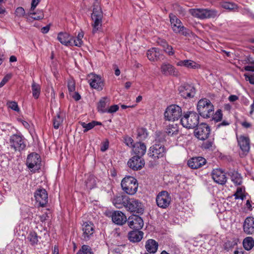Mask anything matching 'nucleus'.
Segmentation results:
<instances>
[{
	"label": "nucleus",
	"instance_id": "obj_1",
	"mask_svg": "<svg viewBox=\"0 0 254 254\" xmlns=\"http://www.w3.org/2000/svg\"><path fill=\"white\" fill-rule=\"evenodd\" d=\"M103 18V12L100 5L98 3L93 5V12L91 14L92 22L91 25L93 27L92 33L93 34L99 31L102 27Z\"/></svg>",
	"mask_w": 254,
	"mask_h": 254
},
{
	"label": "nucleus",
	"instance_id": "obj_2",
	"mask_svg": "<svg viewBox=\"0 0 254 254\" xmlns=\"http://www.w3.org/2000/svg\"><path fill=\"white\" fill-rule=\"evenodd\" d=\"M197 110L202 118L208 119L213 114L214 106L209 100L203 98L198 101Z\"/></svg>",
	"mask_w": 254,
	"mask_h": 254
},
{
	"label": "nucleus",
	"instance_id": "obj_3",
	"mask_svg": "<svg viewBox=\"0 0 254 254\" xmlns=\"http://www.w3.org/2000/svg\"><path fill=\"white\" fill-rule=\"evenodd\" d=\"M189 12L192 16L200 19L214 18L218 15V12L213 9L191 8L189 10Z\"/></svg>",
	"mask_w": 254,
	"mask_h": 254
},
{
	"label": "nucleus",
	"instance_id": "obj_4",
	"mask_svg": "<svg viewBox=\"0 0 254 254\" xmlns=\"http://www.w3.org/2000/svg\"><path fill=\"white\" fill-rule=\"evenodd\" d=\"M198 115L194 112L185 113L181 119L182 126L187 128H194L199 123Z\"/></svg>",
	"mask_w": 254,
	"mask_h": 254
},
{
	"label": "nucleus",
	"instance_id": "obj_5",
	"mask_svg": "<svg viewBox=\"0 0 254 254\" xmlns=\"http://www.w3.org/2000/svg\"><path fill=\"white\" fill-rule=\"evenodd\" d=\"M138 186L137 180L130 176L125 177L121 182L122 190L126 193L129 195H133L136 192Z\"/></svg>",
	"mask_w": 254,
	"mask_h": 254
},
{
	"label": "nucleus",
	"instance_id": "obj_6",
	"mask_svg": "<svg viewBox=\"0 0 254 254\" xmlns=\"http://www.w3.org/2000/svg\"><path fill=\"white\" fill-rule=\"evenodd\" d=\"M9 146L14 151L20 152L24 150L26 146L24 137L20 133L12 134L9 138Z\"/></svg>",
	"mask_w": 254,
	"mask_h": 254
},
{
	"label": "nucleus",
	"instance_id": "obj_7",
	"mask_svg": "<svg viewBox=\"0 0 254 254\" xmlns=\"http://www.w3.org/2000/svg\"><path fill=\"white\" fill-rule=\"evenodd\" d=\"M169 18L171 28L175 33L185 36L190 35V31L183 26L181 21L176 15L171 13L169 14Z\"/></svg>",
	"mask_w": 254,
	"mask_h": 254
},
{
	"label": "nucleus",
	"instance_id": "obj_8",
	"mask_svg": "<svg viewBox=\"0 0 254 254\" xmlns=\"http://www.w3.org/2000/svg\"><path fill=\"white\" fill-rule=\"evenodd\" d=\"M182 115V108L178 105L172 104L166 108L164 112V118L167 121L174 122L178 120Z\"/></svg>",
	"mask_w": 254,
	"mask_h": 254
},
{
	"label": "nucleus",
	"instance_id": "obj_9",
	"mask_svg": "<svg viewBox=\"0 0 254 254\" xmlns=\"http://www.w3.org/2000/svg\"><path fill=\"white\" fill-rule=\"evenodd\" d=\"M171 202V197L166 190L159 192L156 197L157 205L161 208L166 209L169 206Z\"/></svg>",
	"mask_w": 254,
	"mask_h": 254
},
{
	"label": "nucleus",
	"instance_id": "obj_10",
	"mask_svg": "<svg viewBox=\"0 0 254 254\" xmlns=\"http://www.w3.org/2000/svg\"><path fill=\"white\" fill-rule=\"evenodd\" d=\"M127 210L130 212L142 214L144 211L143 205L138 200L128 197L125 205Z\"/></svg>",
	"mask_w": 254,
	"mask_h": 254
},
{
	"label": "nucleus",
	"instance_id": "obj_11",
	"mask_svg": "<svg viewBox=\"0 0 254 254\" xmlns=\"http://www.w3.org/2000/svg\"><path fill=\"white\" fill-rule=\"evenodd\" d=\"M41 159L39 154L33 152L28 155L26 164L32 171L35 172L40 168Z\"/></svg>",
	"mask_w": 254,
	"mask_h": 254
},
{
	"label": "nucleus",
	"instance_id": "obj_12",
	"mask_svg": "<svg viewBox=\"0 0 254 254\" xmlns=\"http://www.w3.org/2000/svg\"><path fill=\"white\" fill-rule=\"evenodd\" d=\"M166 150L164 145L155 144L149 148L148 155L154 160L163 158L165 156Z\"/></svg>",
	"mask_w": 254,
	"mask_h": 254
},
{
	"label": "nucleus",
	"instance_id": "obj_13",
	"mask_svg": "<svg viewBox=\"0 0 254 254\" xmlns=\"http://www.w3.org/2000/svg\"><path fill=\"white\" fill-rule=\"evenodd\" d=\"M179 95L184 99H190L194 97L196 93L194 87L188 83H184L178 88Z\"/></svg>",
	"mask_w": 254,
	"mask_h": 254
},
{
	"label": "nucleus",
	"instance_id": "obj_14",
	"mask_svg": "<svg viewBox=\"0 0 254 254\" xmlns=\"http://www.w3.org/2000/svg\"><path fill=\"white\" fill-rule=\"evenodd\" d=\"M194 129V134L195 136L199 140H204L206 139L210 133L209 126L205 123H201L197 125Z\"/></svg>",
	"mask_w": 254,
	"mask_h": 254
},
{
	"label": "nucleus",
	"instance_id": "obj_15",
	"mask_svg": "<svg viewBox=\"0 0 254 254\" xmlns=\"http://www.w3.org/2000/svg\"><path fill=\"white\" fill-rule=\"evenodd\" d=\"M238 145L242 151L240 154L241 157L246 156L250 151V138L244 135H240L237 137Z\"/></svg>",
	"mask_w": 254,
	"mask_h": 254
},
{
	"label": "nucleus",
	"instance_id": "obj_16",
	"mask_svg": "<svg viewBox=\"0 0 254 254\" xmlns=\"http://www.w3.org/2000/svg\"><path fill=\"white\" fill-rule=\"evenodd\" d=\"M87 79L92 88L98 90H102L104 86V82L100 76L91 73L87 75Z\"/></svg>",
	"mask_w": 254,
	"mask_h": 254
},
{
	"label": "nucleus",
	"instance_id": "obj_17",
	"mask_svg": "<svg viewBox=\"0 0 254 254\" xmlns=\"http://www.w3.org/2000/svg\"><path fill=\"white\" fill-rule=\"evenodd\" d=\"M34 197L40 206H44L48 201V194L46 190L42 188L38 189L34 192Z\"/></svg>",
	"mask_w": 254,
	"mask_h": 254
},
{
	"label": "nucleus",
	"instance_id": "obj_18",
	"mask_svg": "<svg viewBox=\"0 0 254 254\" xmlns=\"http://www.w3.org/2000/svg\"><path fill=\"white\" fill-rule=\"evenodd\" d=\"M82 239L85 241L89 240L94 233V226L91 222H84L82 225Z\"/></svg>",
	"mask_w": 254,
	"mask_h": 254
},
{
	"label": "nucleus",
	"instance_id": "obj_19",
	"mask_svg": "<svg viewBox=\"0 0 254 254\" xmlns=\"http://www.w3.org/2000/svg\"><path fill=\"white\" fill-rule=\"evenodd\" d=\"M127 165L130 168L137 171L141 169L144 166L145 161L142 158V156L135 155L128 161Z\"/></svg>",
	"mask_w": 254,
	"mask_h": 254
},
{
	"label": "nucleus",
	"instance_id": "obj_20",
	"mask_svg": "<svg viewBox=\"0 0 254 254\" xmlns=\"http://www.w3.org/2000/svg\"><path fill=\"white\" fill-rule=\"evenodd\" d=\"M211 176L214 181L219 185H223L227 182V179L225 174L220 169H213Z\"/></svg>",
	"mask_w": 254,
	"mask_h": 254
},
{
	"label": "nucleus",
	"instance_id": "obj_21",
	"mask_svg": "<svg viewBox=\"0 0 254 254\" xmlns=\"http://www.w3.org/2000/svg\"><path fill=\"white\" fill-rule=\"evenodd\" d=\"M128 224L129 227L134 230H140L143 226L142 219L138 215H132L128 217Z\"/></svg>",
	"mask_w": 254,
	"mask_h": 254
},
{
	"label": "nucleus",
	"instance_id": "obj_22",
	"mask_svg": "<svg viewBox=\"0 0 254 254\" xmlns=\"http://www.w3.org/2000/svg\"><path fill=\"white\" fill-rule=\"evenodd\" d=\"M206 163V159L202 157H192L188 161V166L191 169H198Z\"/></svg>",
	"mask_w": 254,
	"mask_h": 254
},
{
	"label": "nucleus",
	"instance_id": "obj_23",
	"mask_svg": "<svg viewBox=\"0 0 254 254\" xmlns=\"http://www.w3.org/2000/svg\"><path fill=\"white\" fill-rule=\"evenodd\" d=\"M244 232L247 235H253L254 234V217L251 216L247 217L243 225Z\"/></svg>",
	"mask_w": 254,
	"mask_h": 254
},
{
	"label": "nucleus",
	"instance_id": "obj_24",
	"mask_svg": "<svg viewBox=\"0 0 254 254\" xmlns=\"http://www.w3.org/2000/svg\"><path fill=\"white\" fill-rule=\"evenodd\" d=\"M161 71L165 75H173L177 76L178 71L176 68L169 64L163 63L160 67Z\"/></svg>",
	"mask_w": 254,
	"mask_h": 254
},
{
	"label": "nucleus",
	"instance_id": "obj_25",
	"mask_svg": "<svg viewBox=\"0 0 254 254\" xmlns=\"http://www.w3.org/2000/svg\"><path fill=\"white\" fill-rule=\"evenodd\" d=\"M112 219L114 223L119 225H122L127 220V217L121 211H115L112 215Z\"/></svg>",
	"mask_w": 254,
	"mask_h": 254
},
{
	"label": "nucleus",
	"instance_id": "obj_26",
	"mask_svg": "<svg viewBox=\"0 0 254 254\" xmlns=\"http://www.w3.org/2000/svg\"><path fill=\"white\" fill-rule=\"evenodd\" d=\"M128 198L127 196L118 194L114 196L112 200V202L118 208H121L123 207H125Z\"/></svg>",
	"mask_w": 254,
	"mask_h": 254
},
{
	"label": "nucleus",
	"instance_id": "obj_27",
	"mask_svg": "<svg viewBox=\"0 0 254 254\" xmlns=\"http://www.w3.org/2000/svg\"><path fill=\"white\" fill-rule=\"evenodd\" d=\"M132 151L136 156H143L146 153V146L144 143L137 142L132 146Z\"/></svg>",
	"mask_w": 254,
	"mask_h": 254
},
{
	"label": "nucleus",
	"instance_id": "obj_28",
	"mask_svg": "<svg viewBox=\"0 0 254 254\" xmlns=\"http://www.w3.org/2000/svg\"><path fill=\"white\" fill-rule=\"evenodd\" d=\"M161 55L160 50L157 48H152L148 50L146 53L148 59L152 62L158 61Z\"/></svg>",
	"mask_w": 254,
	"mask_h": 254
},
{
	"label": "nucleus",
	"instance_id": "obj_29",
	"mask_svg": "<svg viewBox=\"0 0 254 254\" xmlns=\"http://www.w3.org/2000/svg\"><path fill=\"white\" fill-rule=\"evenodd\" d=\"M145 248L148 253L155 254L158 250V244L153 239H149L145 243Z\"/></svg>",
	"mask_w": 254,
	"mask_h": 254
},
{
	"label": "nucleus",
	"instance_id": "obj_30",
	"mask_svg": "<svg viewBox=\"0 0 254 254\" xmlns=\"http://www.w3.org/2000/svg\"><path fill=\"white\" fill-rule=\"evenodd\" d=\"M143 234V233L139 230L132 231L128 233V239L133 243L139 242L142 239Z\"/></svg>",
	"mask_w": 254,
	"mask_h": 254
},
{
	"label": "nucleus",
	"instance_id": "obj_31",
	"mask_svg": "<svg viewBox=\"0 0 254 254\" xmlns=\"http://www.w3.org/2000/svg\"><path fill=\"white\" fill-rule=\"evenodd\" d=\"M71 36L66 32H60L58 34L57 39L63 45L68 46L71 43Z\"/></svg>",
	"mask_w": 254,
	"mask_h": 254
},
{
	"label": "nucleus",
	"instance_id": "obj_32",
	"mask_svg": "<svg viewBox=\"0 0 254 254\" xmlns=\"http://www.w3.org/2000/svg\"><path fill=\"white\" fill-rule=\"evenodd\" d=\"M109 105V100L107 97L102 98L98 103V111L101 113H106Z\"/></svg>",
	"mask_w": 254,
	"mask_h": 254
},
{
	"label": "nucleus",
	"instance_id": "obj_33",
	"mask_svg": "<svg viewBox=\"0 0 254 254\" xmlns=\"http://www.w3.org/2000/svg\"><path fill=\"white\" fill-rule=\"evenodd\" d=\"M177 65L178 66H184L189 68L195 69L198 68V64L190 60H186L180 61L177 63Z\"/></svg>",
	"mask_w": 254,
	"mask_h": 254
},
{
	"label": "nucleus",
	"instance_id": "obj_34",
	"mask_svg": "<svg viewBox=\"0 0 254 254\" xmlns=\"http://www.w3.org/2000/svg\"><path fill=\"white\" fill-rule=\"evenodd\" d=\"M40 238V237L38 236L35 231H31L28 235L27 240L32 246H35L38 245Z\"/></svg>",
	"mask_w": 254,
	"mask_h": 254
},
{
	"label": "nucleus",
	"instance_id": "obj_35",
	"mask_svg": "<svg viewBox=\"0 0 254 254\" xmlns=\"http://www.w3.org/2000/svg\"><path fill=\"white\" fill-rule=\"evenodd\" d=\"M165 131L169 136L177 135L179 132V127L177 124H170L166 127Z\"/></svg>",
	"mask_w": 254,
	"mask_h": 254
},
{
	"label": "nucleus",
	"instance_id": "obj_36",
	"mask_svg": "<svg viewBox=\"0 0 254 254\" xmlns=\"http://www.w3.org/2000/svg\"><path fill=\"white\" fill-rule=\"evenodd\" d=\"M229 175L231 177V181L236 185H240L242 183V177L240 174L235 171L229 172Z\"/></svg>",
	"mask_w": 254,
	"mask_h": 254
},
{
	"label": "nucleus",
	"instance_id": "obj_37",
	"mask_svg": "<svg viewBox=\"0 0 254 254\" xmlns=\"http://www.w3.org/2000/svg\"><path fill=\"white\" fill-rule=\"evenodd\" d=\"M83 32L82 31H81L80 32L78 33L77 36L75 38H72V37H71V43H70V46H75L77 47H80L82 44V38L83 37Z\"/></svg>",
	"mask_w": 254,
	"mask_h": 254
},
{
	"label": "nucleus",
	"instance_id": "obj_38",
	"mask_svg": "<svg viewBox=\"0 0 254 254\" xmlns=\"http://www.w3.org/2000/svg\"><path fill=\"white\" fill-rule=\"evenodd\" d=\"M243 247L247 251H250L254 246V239L251 237H247L243 242Z\"/></svg>",
	"mask_w": 254,
	"mask_h": 254
},
{
	"label": "nucleus",
	"instance_id": "obj_39",
	"mask_svg": "<svg viewBox=\"0 0 254 254\" xmlns=\"http://www.w3.org/2000/svg\"><path fill=\"white\" fill-rule=\"evenodd\" d=\"M86 186L87 189L91 190L96 186V180L95 177L92 175H89L85 181Z\"/></svg>",
	"mask_w": 254,
	"mask_h": 254
},
{
	"label": "nucleus",
	"instance_id": "obj_40",
	"mask_svg": "<svg viewBox=\"0 0 254 254\" xmlns=\"http://www.w3.org/2000/svg\"><path fill=\"white\" fill-rule=\"evenodd\" d=\"M64 116L62 115L60 113H58L53 119V126L55 129H58L60 126L62 124L64 121Z\"/></svg>",
	"mask_w": 254,
	"mask_h": 254
},
{
	"label": "nucleus",
	"instance_id": "obj_41",
	"mask_svg": "<svg viewBox=\"0 0 254 254\" xmlns=\"http://www.w3.org/2000/svg\"><path fill=\"white\" fill-rule=\"evenodd\" d=\"M102 123L97 121H92L90 123L86 124L85 123H82L81 126L84 128V132H87L89 130L93 128L95 126L97 125H101Z\"/></svg>",
	"mask_w": 254,
	"mask_h": 254
},
{
	"label": "nucleus",
	"instance_id": "obj_42",
	"mask_svg": "<svg viewBox=\"0 0 254 254\" xmlns=\"http://www.w3.org/2000/svg\"><path fill=\"white\" fill-rule=\"evenodd\" d=\"M31 87L33 96L35 99H38L39 97L41 92V87L40 85L33 81Z\"/></svg>",
	"mask_w": 254,
	"mask_h": 254
},
{
	"label": "nucleus",
	"instance_id": "obj_43",
	"mask_svg": "<svg viewBox=\"0 0 254 254\" xmlns=\"http://www.w3.org/2000/svg\"><path fill=\"white\" fill-rule=\"evenodd\" d=\"M221 5L223 8L230 10H236L238 8L237 5L233 2L223 1L221 2Z\"/></svg>",
	"mask_w": 254,
	"mask_h": 254
},
{
	"label": "nucleus",
	"instance_id": "obj_44",
	"mask_svg": "<svg viewBox=\"0 0 254 254\" xmlns=\"http://www.w3.org/2000/svg\"><path fill=\"white\" fill-rule=\"evenodd\" d=\"M76 254H94L91 248L87 245H83Z\"/></svg>",
	"mask_w": 254,
	"mask_h": 254
},
{
	"label": "nucleus",
	"instance_id": "obj_45",
	"mask_svg": "<svg viewBox=\"0 0 254 254\" xmlns=\"http://www.w3.org/2000/svg\"><path fill=\"white\" fill-rule=\"evenodd\" d=\"M67 88L70 94L73 93L75 90V82L72 78L67 80Z\"/></svg>",
	"mask_w": 254,
	"mask_h": 254
},
{
	"label": "nucleus",
	"instance_id": "obj_46",
	"mask_svg": "<svg viewBox=\"0 0 254 254\" xmlns=\"http://www.w3.org/2000/svg\"><path fill=\"white\" fill-rule=\"evenodd\" d=\"M28 15L34 20H40L44 18V14L42 11H38L37 12H30Z\"/></svg>",
	"mask_w": 254,
	"mask_h": 254
},
{
	"label": "nucleus",
	"instance_id": "obj_47",
	"mask_svg": "<svg viewBox=\"0 0 254 254\" xmlns=\"http://www.w3.org/2000/svg\"><path fill=\"white\" fill-rule=\"evenodd\" d=\"M214 146V139H210L202 144V147L205 149H211Z\"/></svg>",
	"mask_w": 254,
	"mask_h": 254
},
{
	"label": "nucleus",
	"instance_id": "obj_48",
	"mask_svg": "<svg viewBox=\"0 0 254 254\" xmlns=\"http://www.w3.org/2000/svg\"><path fill=\"white\" fill-rule=\"evenodd\" d=\"M211 116H212V120L215 122H218L221 121L223 116L222 111L220 109L217 110L215 113L213 114Z\"/></svg>",
	"mask_w": 254,
	"mask_h": 254
},
{
	"label": "nucleus",
	"instance_id": "obj_49",
	"mask_svg": "<svg viewBox=\"0 0 254 254\" xmlns=\"http://www.w3.org/2000/svg\"><path fill=\"white\" fill-rule=\"evenodd\" d=\"M7 105L9 108L16 112H18L20 110L17 103L15 101H8L7 103Z\"/></svg>",
	"mask_w": 254,
	"mask_h": 254
},
{
	"label": "nucleus",
	"instance_id": "obj_50",
	"mask_svg": "<svg viewBox=\"0 0 254 254\" xmlns=\"http://www.w3.org/2000/svg\"><path fill=\"white\" fill-rule=\"evenodd\" d=\"M234 195L236 199H241L243 200L245 197V196L243 194V189L241 188H238L237 189V191Z\"/></svg>",
	"mask_w": 254,
	"mask_h": 254
},
{
	"label": "nucleus",
	"instance_id": "obj_51",
	"mask_svg": "<svg viewBox=\"0 0 254 254\" xmlns=\"http://www.w3.org/2000/svg\"><path fill=\"white\" fill-rule=\"evenodd\" d=\"M164 51L169 56L174 55L175 52L173 47L168 44L164 48Z\"/></svg>",
	"mask_w": 254,
	"mask_h": 254
},
{
	"label": "nucleus",
	"instance_id": "obj_52",
	"mask_svg": "<svg viewBox=\"0 0 254 254\" xmlns=\"http://www.w3.org/2000/svg\"><path fill=\"white\" fill-rule=\"evenodd\" d=\"M15 13L17 16L21 17L24 16L25 12L23 7H18L16 9Z\"/></svg>",
	"mask_w": 254,
	"mask_h": 254
},
{
	"label": "nucleus",
	"instance_id": "obj_53",
	"mask_svg": "<svg viewBox=\"0 0 254 254\" xmlns=\"http://www.w3.org/2000/svg\"><path fill=\"white\" fill-rule=\"evenodd\" d=\"M138 136L140 139L146 138L147 136L146 130L144 128H141L138 130Z\"/></svg>",
	"mask_w": 254,
	"mask_h": 254
},
{
	"label": "nucleus",
	"instance_id": "obj_54",
	"mask_svg": "<svg viewBox=\"0 0 254 254\" xmlns=\"http://www.w3.org/2000/svg\"><path fill=\"white\" fill-rule=\"evenodd\" d=\"M124 140H125V143H126V144L127 146L132 148V146H133L134 144H133V140L131 137L127 136L124 138Z\"/></svg>",
	"mask_w": 254,
	"mask_h": 254
},
{
	"label": "nucleus",
	"instance_id": "obj_55",
	"mask_svg": "<svg viewBox=\"0 0 254 254\" xmlns=\"http://www.w3.org/2000/svg\"><path fill=\"white\" fill-rule=\"evenodd\" d=\"M119 109V107L118 105H114L107 108L106 113L110 114L114 113L118 111Z\"/></svg>",
	"mask_w": 254,
	"mask_h": 254
},
{
	"label": "nucleus",
	"instance_id": "obj_56",
	"mask_svg": "<svg viewBox=\"0 0 254 254\" xmlns=\"http://www.w3.org/2000/svg\"><path fill=\"white\" fill-rule=\"evenodd\" d=\"M11 78V74H6L2 79L0 83V87H3L5 84Z\"/></svg>",
	"mask_w": 254,
	"mask_h": 254
},
{
	"label": "nucleus",
	"instance_id": "obj_57",
	"mask_svg": "<svg viewBox=\"0 0 254 254\" xmlns=\"http://www.w3.org/2000/svg\"><path fill=\"white\" fill-rule=\"evenodd\" d=\"M244 76L247 81H249L251 84L254 85V74L249 75L245 74Z\"/></svg>",
	"mask_w": 254,
	"mask_h": 254
},
{
	"label": "nucleus",
	"instance_id": "obj_58",
	"mask_svg": "<svg viewBox=\"0 0 254 254\" xmlns=\"http://www.w3.org/2000/svg\"><path fill=\"white\" fill-rule=\"evenodd\" d=\"M40 0H32L31 3V11L35 9L37 5L40 2Z\"/></svg>",
	"mask_w": 254,
	"mask_h": 254
},
{
	"label": "nucleus",
	"instance_id": "obj_59",
	"mask_svg": "<svg viewBox=\"0 0 254 254\" xmlns=\"http://www.w3.org/2000/svg\"><path fill=\"white\" fill-rule=\"evenodd\" d=\"M74 93H73V95H72V97L75 100V101H78L81 99V96L79 95V94L78 92H74Z\"/></svg>",
	"mask_w": 254,
	"mask_h": 254
},
{
	"label": "nucleus",
	"instance_id": "obj_60",
	"mask_svg": "<svg viewBox=\"0 0 254 254\" xmlns=\"http://www.w3.org/2000/svg\"><path fill=\"white\" fill-rule=\"evenodd\" d=\"M230 102H235L239 99L238 96L235 95H231L228 98Z\"/></svg>",
	"mask_w": 254,
	"mask_h": 254
},
{
	"label": "nucleus",
	"instance_id": "obj_61",
	"mask_svg": "<svg viewBox=\"0 0 254 254\" xmlns=\"http://www.w3.org/2000/svg\"><path fill=\"white\" fill-rule=\"evenodd\" d=\"M39 218H40V221L43 222L47 220V219L48 218V214L46 213H45L42 214V215L40 216Z\"/></svg>",
	"mask_w": 254,
	"mask_h": 254
},
{
	"label": "nucleus",
	"instance_id": "obj_62",
	"mask_svg": "<svg viewBox=\"0 0 254 254\" xmlns=\"http://www.w3.org/2000/svg\"><path fill=\"white\" fill-rule=\"evenodd\" d=\"M230 124V123L227 121H223L222 123H219L217 125V127H220L222 126H228Z\"/></svg>",
	"mask_w": 254,
	"mask_h": 254
},
{
	"label": "nucleus",
	"instance_id": "obj_63",
	"mask_svg": "<svg viewBox=\"0 0 254 254\" xmlns=\"http://www.w3.org/2000/svg\"><path fill=\"white\" fill-rule=\"evenodd\" d=\"M49 30H50V26L47 25V26L42 28L41 31L42 33L45 34V33H47L49 32Z\"/></svg>",
	"mask_w": 254,
	"mask_h": 254
},
{
	"label": "nucleus",
	"instance_id": "obj_64",
	"mask_svg": "<svg viewBox=\"0 0 254 254\" xmlns=\"http://www.w3.org/2000/svg\"><path fill=\"white\" fill-rule=\"evenodd\" d=\"M109 147V144L108 142H105L103 146L101 148V150L103 152L105 151Z\"/></svg>",
	"mask_w": 254,
	"mask_h": 254
}]
</instances>
